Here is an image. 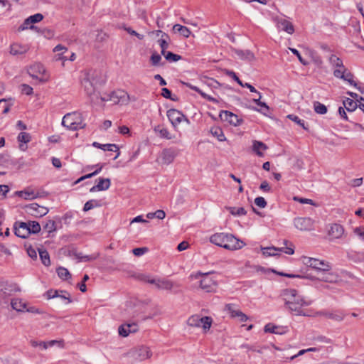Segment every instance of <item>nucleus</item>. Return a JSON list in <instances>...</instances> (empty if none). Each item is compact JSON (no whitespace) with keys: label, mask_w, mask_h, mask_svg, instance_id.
I'll list each match as a JSON object with an SVG mask.
<instances>
[{"label":"nucleus","mask_w":364,"mask_h":364,"mask_svg":"<svg viewBox=\"0 0 364 364\" xmlns=\"http://www.w3.org/2000/svg\"><path fill=\"white\" fill-rule=\"evenodd\" d=\"M282 296L285 304L291 311H294L296 315H305L302 307L309 305V303L299 295L296 289H289L284 290Z\"/></svg>","instance_id":"1"},{"label":"nucleus","mask_w":364,"mask_h":364,"mask_svg":"<svg viewBox=\"0 0 364 364\" xmlns=\"http://www.w3.org/2000/svg\"><path fill=\"white\" fill-rule=\"evenodd\" d=\"M210 241L214 245L230 250L241 249L245 245L243 241L236 238L234 235L225 232L213 235L210 238Z\"/></svg>","instance_id":"2"},{"label":"nucleus","mask_w":364,"mask_h":364,"mask_svg":"<svg viewBox=\"0 0 364 364\" xmlns=\"http://www.w3.org/2000/svg\"><path fill=\"white\" fill-rule=\"evenodd\" d=\"M62 125L70 130H77L85 127L82 114L77 112L68 113L62 119Z\"/></svg>","instance_id":"3"},{"label":"nucleus","mask_w":364,"mask_h":364,"mask_svg":"<svg viewBox=\"0 0 364 364\" xmlns=\"http://www.w3.org/2000/svg\"><path fill=\"white\" fill-rule=\"evenodd\" d=\"M138 279L145 282L155 284L159 289L171 290L174 287V283L167 279H154L151 278L149 274H141L138 276Z\"/></svg>","instance_id":"4"},{"label":"nucleus","mask_w":364,"mask_h":364,"mask_svg":"<svg viewBox=\"0 0 364 364\" xmlns=\"http://www.w3.org/2000/svg\"><path fill=\"white\" fill-rule=\"evenodd\" d=\"M301 262L307 267L315 269L319 272H328L331 269V264L324 260H320L313 257L303 256Z\"/></svg>","instance_id":"5"},{"label":"nucleus","mask_w":364,"mask_h":364,"mask_svg":"<svg viewBox=\"0 0 364 364\" xmlns=\"http://www.w3.org/2000/svg\"><path fill=\"white\" fill-rule=\"evenodd\" d=\"M213 319L210 316L200 317L199 315H193L187 320V324L192 327H202L205 332L211 327Z\"/></svg>","instance_id":"6"},{"label":"nucleus","mask_w":364,"mask_h":364,"mask_svg":"<svg viewBox=\"0 0 364 364\" xmlns=\"http://www.w3.org/2000/svg\"><path fill=\"white\" fill-rule=\"evenodd\" d=\"M293 223L294 227L300 231H311L314 229V221L308 217L295 218Z\"/></svg>","instance_id":"7"},{"label":"nucleus","mask_w":364,"mask_h":364,"mask_svg":"<svg viewBox=\"0 0 364 364\" xmlns=\"http://www.w3.org/2000/svg\"><path fill=\"white\" fill-rule=\"evenodd\" d=\"M287 240H284L283 243L285 247H268L262 248V254L265 256H274L277 255V252H283L287 255H291L294 253V250L292 247H287L288 244Z\"/></svg>","instance_id":"8"},{"label":"nucleus","mask_w":364,"mask_h":364,"mask_svg":"<svg viewBox=\"0 0 364 364\" xmlns=\"http://www.w3.org/2000/svg\"><path fill=\"white\" fill-rule=\"evenodd\" d=\"M130 353L134 359L140 361L148 359L152 355V353L149 348L144 346L134 348L131 350Z\"/></svg>","instance_id":"9"},{"label":"nucleus","mask_w":364,"mask_h":364,"mask_svg":"<svg viewBox=\"0 0 364 364\" xmlns=\"http://www.w3.org/2000/svg\"><path fill=\"white\" fill-rule=\"evenodd\" d=\"M27 213L36 218H41L46 215L48 213L46 207L39 205L38 203H31L25 206Z\"/></svg>","instance_id":"10"},{"label":"nucleus","mask_w":364,"mask_h":364,"mask_svg":"<svg viewBox=\"0 0 364 364\" xmlns=\"http://www.w3.org/2000/svg\"><path fill=\"white\" fill-rule=\"evenodd\" d=\"M110 101L114 104H127L129 95L123 90H117L109 93Z\"/></svg>","instance_id":"11"},{"label":"nucleus","mask_w":364,"mask_h":364,"mask_svg":"<svg viewBox=\"0 0 364 364\" xmlns=\"http://www.w3.org/2000/svg\"><path fill=\"white\" fill-rule=\"evenodd\" d=\"M200 287L205 292H213L216 291L217 282L208 274H205L200 281Z\"/></svg>","instance_id":"12"},{"label":"nucleus","mask_w":364,"mask_h":364,"mask_svg":"<svg viewBox=\"0 0 364 364\" xmlns=\"http://www.w3.org/2000/svg\"><path fill=\"white\" fill-rule=\"evenodd\" d=\"M220 117L223 121L227 122L230 124L234 126H238L242 122V119H240L237 115L227 110L221 111L220 113Z\"/></svg>","instance_id":"13"},{"label":"nucleus","mask_w":364,"mask_h":364,"mask_svg":"<svg viewBox=\"0 0 364 364\" xmlns=\"http://www.w3.org/2000/svg\"><path fill=\"white\" fill-rule=\"evenodd\" d=\"M43 19V16L41 14H36L28 17L20 26L19 30L23 31L28 28L36 29V27L31 25L32 23H38Z\"/></svg>","instance_id":"14"},{"label":"nucleus","mask_w":364,"mask_h":364,"mask_svg":"<svg viewBox=\"0 0 364 364\" xmlns=\"http://www.w3.org/2000/svg\"><path fill=\"white\" fill-rule=\"evenodd\" d=\"M28 225L26 222H16L14 226L15 235L21 238H26L30 235Z\"/></svg>","instance_id":"15"},{"label":"nucleus","mask_w":364,"mask_h":364,"mask_svg":"<svg viewBox=\"0 0 364 364\" xmlns=\"http://www.w3.org/2000/svg\"><path fill=\"white\" fill-rule=\"evenodd\" d=\"M274 21L279 30L284 31L289 34H292L294 32L293 24L285 18L277 16L274 18Z\"/></svg>","instance_id":"16"},{"label":"nucleus","mask_w":364,"mask_h":364,"mask_svg":"<svg viewBox=\"0 0 364 364\" xmlns=\"http://www.w3.org/2000/svg\"><path fill=\"white\" fill-rule=\"evenodd\" d=\"M166 115L169 121L171 122V124L174 127L178 125L183 119H186L185 116L182 114V112L176 109H168L167 111Z\"/></svg>","instance_id":"17"},{"label":"nucleus","mask_w":364,"mask_h":364,"mask_svg":"<svg viewBox=\"0 0 364 364\" xmlns=\"http://www.w3.org/2000/svg\"><path fill=\"white\" fill-rule=\"evenodd\" d=\"M87 77L95 86H100L105 83V80L102 78L100 72L95 70H90L85 73Z\"/></svg>","instance_id":"18"},{"label":"nucleus","mask_w":364,"mask_h":364,"mask_svg":"<svg viewBox=\"0 0 364 364\" xmlns=\"http://www.w3.org/2000/svg\"><path fill=\"white\" fill-rule=\"evenodd\" d=\"M111 186V181L109 178H98L97 183L92 186L90 189V192H97V191H106Z\"/></svg>","instance_id":"19"},{"label":"nucleus","mask_w":364,"mask_h":364,"mask_svg":"<svg viewBox=\"0 0 364 364\" xmlns=\"http://www.w3.org/2000/svg\"><path fill=\"white\" fill-rule=\"evenodd\" d=\"M137 331L138 326L135 323L122 324L118 328L119 334L123 337H127L129 333H135Z\"/></svg>","instance_id":"20"},{"label":"nucleus","mask_w":364,"mask_h":364,"mask_svg":"<svg viewBox=\"0 0 364 364\" xmlns=\"http://www.w3.org/2000/svg\"><path fill=\"white\" fill-rule=\"evenodd\" d=\"M29 50V46L19 43H14L10 46V53L13 55H23Z\"/></svg>","instance_id":"21"},{"label":"nucleus","mask_w":364,"mask_h":364,"mask_svg":"<svg viewBox=\"0 0 364 364\" xmlns=\"http://www.w3.org/2000/svg\"><path fill=\"white\" fill-rule=\"evenodd\" d=\"M320 316H323L327 318L334 320L336 321H341L345 317V314L341 311H320L318 313Z\"/></svg>","instance_id":"22"},{"label":"nucleus","mask_w":364,"mask_h":364,"mask_svg":"<svg viewBox=\"0 0 364 364\" xmlns=\"http://www.w3.org/2000/svg\"><path fill=\"white\" fill-rule=\"evenodd\" d=\"M232 51L237 55V57L242 60L252 61L255 59L254 53L250 50L234 48Z\"/></svg>","instance_id":"23"},{"label":"nucleus","mask_w":364,"mask_h":364,"mask_svg":"<svg viewBox=\"0 0 364 364\" xmlns=\"http://www.w3.org/2000/svg\"><path fill=\"white\" fill-rule=\"evenodd\" d=\"M92 145L95 147L99 148L104 151H114L117 152V155L114 157V159H117L120 155V151L117 145L114 144H102L98 142H94Z\"/></svg>","instance_id":"24"},{"label":"nucleus","mask_w":364,"mask_h":364,"mask_svg":"<svg viewBox=\"0 0 364 364\" xmlns=\"http://www.w3.org/2000/svg\"><path fill=\"white\" fill-rule=\"evenodd\" d=\"M82 85L85 89L86 94L91 97L95 95L97 86H95L87 77H84L82 80Z\"/></svg>","instance_id":"25"},{"label":"nucleus","mask_w":364,"mask_h":364,"mask_svg":"<svg viewBox=\"0 0 364 364\" xmlns=\"http://www.w3.org/2000/svg\"><path fill=\"white\" fill-rule=\"evenodd\" d=\"M16 195L25 200H32L38 198L39 193L31 189H26L21 191H17Z\"/></svg>","instance_id":"26"},{"label":"nucleus","mask_w":364,"mask_h":364,"mask_svg":"<svg viewBox=\"0 0 364 364\" xmlns=\"http://www.w3.org/2000/svg\"><path fill=\"white\" fill-rule=\"evenodd\" d=\"M31 135L27 132H20L18 135L17 139L18 141L22 144H19V149L21 151H26L27 149V146L26 144L28 143L31 141Z\"/></svg>","instance_id":"27"},{"label":"nucleus","mask_w":364,"mask_h":364,"mask_svg":"<svg viewBox=\"0 0 364 364\" xmlns=\"http://www.w3.org/2000/svg\"><path fill=\"white\" fill-rule=\"evenodd\" d=\"M157 33H161V37L158 40L157 42L161 48V54H163L165 52H166V50L169 46L168 42H169L170 38L166 33L162 32L161 31H157Z\"/></svg>","instance_id":"28"},{"label":"nucleus","mask_w":364,"mask_h":364,"mask_svg":"<svg viewBox=\"0 0 364 364\" xmlns=\"http://www.w3.org/2000/svg\"><path fill=\"white\" fill-rule=\"evenodd\" d=\"M184 85H185L186 87H189L190 89H191L192 90H194V91H196V92H197L198 94H200V96H201L203 98L205 99L206 100H208V101H209V102H213V103H217V102H218V100H217L215 98H214V97H211L210 95H207L206 93L203 92L201 90H200L198 87L194 86V85H191V83H189V82H186V83H184Z\"/></svg>","instance_id":"29"},{"label":"nucleus","mask_w":364,"mask_h":364,"mask_svg":"<svg viewBox=\"0 0 364 364\" xmlns=\"http://www.w3.org/2000/svg\"><path fill=\"white\" fill-rule=\"evenodd\" d=\"M343 228L339 224H333L328 231V234L333 238H340L343 234Z\"/></svg>","instance_id":"30"},{"label":"nucleus","mask_w":364,"mask_h":364,"mask_svg":"<svg viewBox=\"0 0 364 364\" xmlns=\"http://www.w3.org/2000/svg\"><path fill=\"white\" fill-rule=\"evenodd\" d=\"M176 156V152L172 149H165L162 152V161L164 164H171Z\"/></svg>","instance_id":"31"},{"label":"nucleus","mask_w":364,"mask_h":364,"mask_svg":"<svg viewBox=\"0 0 364 364\" xmlns=\"http://www.w3.org/2000/svg\"><path fill=\"white\" fill-rule=\"evenodd\" d=\"M44 73L45 68L41 64L33 65V66H31V68L28 70V73L30 76L36 79L38 78V73L43 74Z\"/></svg>","instance_id":"32"},{"label":"nucleus","mask_w":364,"mask_h":364,"mask_svg":"<svg viewBox=\"0 0 364 364\" xmlns=\"http://www.w3.org/2000/svg\"><path fill=\"white\" fill-rule=\"evenodd\" d=\"M11 307L17 311H24L26 308V303L21 299H14L11 302Z\"/></svg>","instance_id":"33"},{"label":"nucleus","mask_w":364,"mask_h":364,"mask_svg":"<svg viewBox=\"0 0 364 364\" xmlns=\"http://www.w3.org/2000/svg\"><path fill=\"white\" fill-rule=\"evenodd\" d=\"M210 132L213 136L216 137L219 141H225L226 140L223 129L219 127H211Z\"/></svg>","instance_id":"34"},{"label":"nucleus","mask_w":364,"mask_h":364,"mask_svg":"<svg viewBox=\"0 0 364 364\" xmlns=\"http://www.w3.org/2000/svg\"><path fill=\"white\" fill-rule=\"evenodd\" d=\"M173 30L175 32L179 33L182 36L185 38H188L191 34L189 28L180 24H175L173 27Z\"/></svg>","instance_id":"35"},{"label":"nucleus","mask_w":364,"mask_h":364,"mask_svg":"<svg viewBox=\"0 0 364 364\" xmlns=\"http://www.w3.org/2000/svg\"><path fill=\"white\" fill-rule=\"evenodd\" d=\"M267 149V146L262 141H255L252 145L253 151L257 154L259 156H263V153L262 151H264Z\"/></svg>","instance_id":"36"},{"label":"nucleus","mask_w":364,"mask_h":364,"mask_svg":"<svg viewBox=\"0 0 364 364\" xmlns=\"http://www.w3.org/2000/svg\"><path fill=\"white\" fill-rule=\"evenodd\" d=\"M343 106H344V108L348 112H353L354 110L356 109V108L358 107V104H357V102H355V100H353V99H350V98H346L343 101Z\"/></svg>","instance_id":"37"},{"label":"nucleus","mask_w":364,"mask_h":364,"mask_svg":"<svg viewBox=\"0 0 364 364\" xmlns=\"http://www.w3.org/2000/svg\"><path fill=\"white\" fill-rule=\"evenodd\" d=\"M327 273L323 274L322 277L320 279L321 281L328 283H335L338 279V275L333 272H326Z\"/></svg>","instance_id":"38"},{"label":"nucleus","mask_w":364,"mask_h":364,"mask_svg":"<svg viewBox=\"0 0 364 364\" xmlns=\"http://www.w3.org/2000/svg\"><path fill=\"white\" fill-rule=\"evenodd\" d=\"M264 331L275 334H283L284 333L283 328L277 326L272 323H267L265 325Z\"/></svg>","instance_id":"39"},{"label":"nucleus","mask_w":364,"mask_h":364,"mask_svg":"<svg viewBox=\"0 0 364 364\" xmlns=\"http://www.w3.org/2000/svg\"><path fill=\"white\" fill-rule=\"evenodd\" d=\"M225 309L230 314V316L232 318H236L238 316L240 310L237 309L236 305L233 304H228L225 305Z\"/></svg>","instance_id":"40"},{"label":"nucleus","mask_w":364,"mask_h":364,"mask_svg":"<svg viewBox=\"0 0 364 364\" xmlns=\"http://www.w3.org/2000/svg\"><path fill=\"white\" fill-rule=\"evenodd\" d=\"M53 51L54 52H60V53L58 54V58H56V60H68V57L64 55V53L68 51L67 48H65V46L59 44L54 48Z\"/></svg>","instance_id":"41"},{"label":"nucleus","mask_w":364,"mask_h":364,"mask_svg":"<svg viewBox=\"0 0 364 364\" xmlns=\"http://www.w3.org/2000/svg\"><path fill=\"white\" fill-rule=\"evenodd\" d=\"M100 206H101V203L100 200H95V199L90 200L87 201L85 203V204L84 205L83 211L87 212L91 209H93L94 208L100 207Z\"/></svg>","instance_id":"42"},{"label":"nucleus","mask_w":364,"mask_h":364,"mask_svg":"<svg viewBox=\"0 0 364 364\" xmlns=\"http://www.w3.org/2000/svg\"><path fill=\"white\" fill-rule=\"evenodd\" d=\"M38 252L42 263L46 266H49L50 264V260L48 252L46 250L41 249H39Z\"/></svg>","instance_id":"43"},{"label":"nucleus","mask_w":364,"mask_h":364,"mask_svg":"<svg viewBox=\"0 0 364 364\" xmlns=\"http://www.w3.org/2000/svg\"><path fill=\"white\" fill-rule=\"evenodd\" d=\"M342 79L344 80L345 81L348 82L350 85L356 87L362 93L363 92V90L361 89V87H358V84L353 80V75L351 73L346 72V75Z\"/></svg>","instance_id":"44"},{"label":"nucleus","mask_w":364,"mask_h":364,"mask_svg":"<svg viewBox=\"0 0 364 364\" xmlns=\"http://www.w3.org/2000/svg\"><path fill=\"white\" fill-rule=\"evenodd\" d=\"M329 62L331 65L333 67L343 68V61L341 58H339L336 55H331L329 58Z\"/></svg>","instance_id":"45"},{"label":"nucleus","mask_w":364,"mask_h":364,"mask_svg":"<svg viewBox=\"0 0 364 364\" xmlns=\"http://www.w3.org/2000/svg\"><path fill=\"white\" fill-rule=\"evenodd\" d=\"M28 226L30 229V235L31 234H36L41 231V225L39 223L36 221H28L27 223Z\"/></svg>","instance_id":"46"},{"label":"nucleus","mask_w":364,"mask_h":364,"mask_svg":"<svg viewBox=\"0 0 364 364\" xmlns=\"http://www.w3.org/2000/svg\"><path fill=\"white\" fill-rule=\"evenodd\" d=\"M166 60L168 62H176L181 59V56L177 54H175L172 52L168 51L165 52L162 54Z\"/></svg>","instance_id":"47"},{"label":"nucleus","mask_w":364,"mask_h":364,"mask_svg":"<svg viewBox=\"0 0 364 364\" xmlns=\"http://www.w3.org/2000/svg\"><path fill=\"white\" fill-rule=\"evenodd\" d=\"M57 273L58 277L63 280H67L71 277L69 271L65 267H58L57 269Z\"/></svg>","instance_id":"48"},{"label":"nucleus","mask_w":364,"mask_h":364,"mask_svg":"<svg viewBox=\"0 0 364 364\" xmlns=\"http://www.w3.org/2000/svg\"><path fill=\"white\" fill-rule=\"evenodd\" d=\"M314 111L319 114H324L327 112V107L323 104L319 102H315L314 103Z\"/></svg>","instance_id":"49"},{"label":"nucleus","mask_w":364,"mask_h":364,"mask_svg":"<svg viewBox=\"0 0 364 364\" xmlns=\"http://www.w3.org/2000/svg\"><path fill=\"white\" fill-rule=\"evenodd\" d=\"M155 131L159 133V136L161 138H164L166 139H171L173 138V136L170 134V132L166 128H160L159 127L158 128L155 129Z\"/></svg>","instance_id":"50"},{"label":"nucleus","mask_w":364,"mask_h":364,"mask_svg":"<svg viewBox=\"0 0 364 364\" xmlns=\"http://www.w3.org/2000/svg\"><path fill=\"white\" fill-rule=\"evenodd\" d=\"M75 256L78 259L79 262H87V261L94 260L97 258V256L84 255L81 252L75 254Z\"/></svg>","instance_id":"51"},{"label":"nucleus","mask_w":364,"mask_h":364,"mask_svg":"<svg viewBox=\"0 0 364 364\" xmlns=\"http://www.w3.org/2000/svg\"><path fill=\"white\" fill-rule=\"evenodd\" d=\"M287 117L291 121L296 122L297 124L300 125L303 129H307V127H305V122L303 119H301L298 116L294 114H289Z\"/></svg>","instance_id":"52"},{"label":"nucleus","mask_w":364,"mask_h":364,"mask_svg":"<svg viewBox=\"0 0 364 364\" xmlns=\"http://www.w3.org/2000/svg\"><path fill=\"white\" fill-rule=\"evenodd\" d=\"M230 212L233 215H246L247 212L245 210L244 208L240 207V208H230Z\"/></svg>","instance_id":"53"},{"label":"nucleus","mask_w":364,"mask_h":364,"mask_svg":"<svg viewBox=\"0 0 364 364\" xmlns=\"http://www.w3.org/2000/svg\"><path fill=\"white\" fill-rule=\"evenodd\" d=\"M43 229L46 230L48 233L55 231L56 227L55 221L48 220L43 226Z\"/></svg>","instance_id":"54"},{"label":"nucleus","mask_w":364,"mask_h":364,"mask_svg":"<svg viewBox=\"0 0 364 364\" xmlns=\"http://www.w3.org/2000/svg\"><path fill=\"white\" fill-rule=\"evenodd\" d=\"M150 60H151L152 65L159 66V65H160L161 57L159 54H158L157 53L155 52L151 55Z\"/></svg>","instance_id":"55"},{"label":"nucleus","mask_w":364,"mask_h":364,"mask_svg":"<svg viewBox=\"0 0 364 364\" xmlns=\"http://www.w3.org/2000/svg\"><path fill=\"white\" fill-rule=\"evenodd\" d=\"M94 167H96L97 168L92 172V173H88L87 174V176L89 177H93L96 175H97L98 173H100L102 169V168L104 167V164H97L95 166H92L91 167L88 166L87 168L88 169H90V168H92Z\"/></svg>","instance_id":"56"},{"label":"nucleus","mask_w":364,"mask_h":364,"mask_svg":"<svg viewBox=\"0 0 364 364\" xmlns=\"http://www.w3.org/2000/svg\"><path fill=\"white\" fill-rule=\"evenodd\" d=\"M30 344L34 348L39 346L44 350L48 348V343L45 341H37L35 340H31L30 341Z\"/></svg>","instance_id":"57"},{"label":"nucleus","mask_w":364,"mask_h":364,"mask_svg":"<svg viewBox=\"0 0 364 364\" xmlns=\"http://www.w3.org/2000/svg\"><path fill=\"white\" fill-rule=\"evenodd\" d=\"M346 73V69L343 67V68H336L333 71V75L337 78L342 79Z\"/></svg>","instance_id":"58"},{"label":"nucleus","mask_w":364,"mask_h":364,"mask_svg":"<svg viewBox=\"0 0 364 364\" xmlns=\"http://www.w3.org/2000/svg\"><path fill=\"white\" fill-rule=\"evenodd\" d=\"M255 203L256 205H257L258 207H259L261 208H264L267 206V202H266L265 199L261 196L257 197L255 199Z\"/></svg>","instance_id":"59"},{"label":"nucleus","mask_w":364,"mask_h":364,"mask_svg":"<svg viewBox=\"0 0 364 364\" xmlns=\"http://www.w3.org/2000/svg\"><path fill=\"white\" fill-rule=\"evenodd\" d=\"M33 88L28 85L23 84L21 85V92L23 94L26 95H31L33 94Z\"/></svg>","instance_id":"60"},{"label":"nucleus","mask_w":364,"mask_h":364,"mask_svg":"<svg viewBox=\"0 0 364 364\" xmlns=\"http://www.w3.org/2000/svg\"><path fill=\"white\" fill-rule=\"evenodd\" d=\"M257 95H259V97L253 99V102L257 104L258 106L261 107H264L267 110L269 109V107L266 105V103L262 102L260 101L262 98V95L260 92H257Z\"/></svg>","instance_id":"61"},{"label":"nucleus","mask_w":364,"mask_h":364,"mask_svg":"<svg viewBox=\"0 0 364 364\" xmlns=\"http://www.w3.org/2000/svg\"><path fill=\"white\" fill-rule=\"evenodd\" d=\"M148 251L147 247H137L134 248L132 252L135 256H141Z\"/></svg>","instance_id":"62"},{"label":"nucleus","mask_w":364,"mask_h":364,"mask_svg":"<svg viewBox=\"0 0 364 364\" xmlns=\"http://www.w3.org/2000/svg\"><path fill=\"white\" fill-rule=\"evenodd\" d=\"M125 31L130 35L134 36L140 40L143 39V38H144V35L137 33L136 31H135L130 27L125 28Z\"/></svg>","instance_id":"63"},{"label":"nucleus","mask_w":364,"mask_h":364,"mask_svg":"<svg viewBox=\"0 0 364 364\" xmlns=\"http://www.w3.org/2000/svg\"><path fill=\"white\" fill-rule=\"evenodd\" d=\"M161 95L166 98V99H171L172 100H174V99H173L171 97V90H169L168 88H166V87H164L162 88L161 90Z\"/></svg>","instance_id":"64"}]
</instances>
